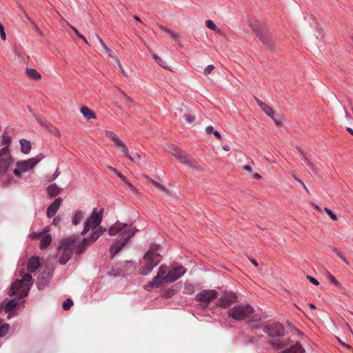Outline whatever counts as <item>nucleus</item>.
I'll return each instance as SVG.
<instances>
[{
    "label": "nucleus",
    "instance_id": "f257e3e1",
    "mask_svg": "<svg viewBox=\"0 0 353 353\" xmlns=\"http://www.w3.org/2000/svg\"><path fill=\"white\" fill-rule=\"evenodd\" d=\"M139 230L133 226L132 224H127L121 223L119 221L112 225L108 230V234L110 236H114L118 234H122L120 239L115 240L110 248V252L112 258H113L121 249L127 244L129 239L138 231Z\"/></svg>",
    "mask_w": 353,
    "mask_h": 353
},
{
    "label": "nucleus",
    "instance_id": "f03ea898",
    "mask_svg": "<svg viewBox=\"0 0 353 353\" xmlns=\"http://www.w3.org/2000/svg\"><path fill=\"white\" fill-rule=\"evenodd\" d=\"M185 272L186 269L181 265L175 266L169 270L166 265H161L159 268L157 275L152 281L144 286V289L150 291L153 288H158L163 283L174 282L182 277Z\"/></svg>",
    "mask_w": 353,
    "mask_h": 353
},
{
    "label": "nucleus",
    "instance_id": "7ed1b4c3",
    "mask_svg": "<svg viewBox=\"0 0 353 353\" xmlns=\"http://www.w3.org/2000/svg\"><path fill=\"white\" fill-rule=\"evenodd\" d=\"M159 245L150 248L144 255L139 270L141 275L147 276L161 262V256L158 252Z\"/></svg>",
    "mask_w": 353,
    "mask_h": 353
},
{
    "label": "nucleus",
    "instance_id": "20e7f679",
    "mask_svg": "<svg viewBox=\"0 0 353 353\" xmlns=\"http://www.w3.org/2000/svg\"><path fill=\"white\" fill-rule=\"evenodd\" d=\"M32 285V278L30 273L23 274L21 279H17L12 283L8 291V294L13 296L17 294L19 299L28 295L30 288Z\"/></svg>",
    "mask_w": 353,
    "mask_h": 353
},
{
    "label": "nucleus",
    "instance_id": "39448f33",
    "mask_svg": "<svg viewBox=\"0 0 353 353\" xmlns=\"http://www.w3.org/2000/svg\"><path fill=\"white\" fill-rule=\"evenodd\" d=\"M254 311V308L249 304H239L230 308L228 311V314L230 317L237 321L249 319L251 321H256L257 319H254L252 316Z\"/></svg>",
    "mask_w": 353,
    "mask_h": 353
},
{
    "label": "nucleus",
    "instance_id": "423d86ee",
    "mask_svg": "<svg viewBox=\"0 0 353 353\" xmlns=\"http://www.w3.org/2000/svg\"><path fill=\"white\" fill-rule=\"evenodd\" d=\"M44 157L43 154L39 153L36 157L27 160L18 161L16 163V168L13 170L14 175L18 179H21L23 173L28 172L33 169Z\"/></svg>",
    "mask_w": 353,
    "mask_h": 353
},
{
    "label": "nucleus",
    "instance_id": "0eeeda50",
    "mask_svg": "<svg viewBox=\"0 0 353 353\" xmlns=\"http://www.w3.org/2000/svg\"><path fill=\"white\" fill-rule=\"evenodd\" d=\"M261 327L268 337L276 338L282 337L285 335L284 326L279 322L270 321L267 323H263L255 328Z\"/></svg>",
    "mask_w": 353,
    "mask_h": 353
},
{
    "label": "nucleus",
    "instance_id": "6e6552de",
    "mask_svg": "<svg viewBox=\"0 0 353 353\" xmlns=\"http://www.w3.org/2000/svg\"><path fill=\"white\" fill-rule=\"evenodd\" d=\"M103 208L100 210H97V208L93 209L91 215L85 223L83 230L81 233L82 235L85 234L90 230L97 228L101 224L103 219Z\"/></svg>",
    "mask_w": 353,
    "mask_h": 353
},
{
    "label": "nucleus",
    "instance_id": "1a4fd4ad",
    "mask_svg": "<svg viewBox=\"0 0 353 353\" xmlns=\"http://www.w3.org/2000/svg\"><path fill=\"white\" fill-rule=\"evenodd\" d=\"M74 240L70 237L59 246V250L63 251L59 259V263L61 265L66 264L70 259L72 255V248L74 247Z\"/></svg>",
    "mask_w": 353,
    "mask_h": 353
},
{
    "label": "nucleus",
    "instance_id": "9d476101",
    "mask_svg": "<svg viewBox=\"0 0 353 353\" xmlns=\"http://www.w3.org/2000/svg\"><path fill=\"white\" fill-rule=\"evenodd\" d=\"M14 159L10 154L8 152L6 148L0 149V179L7 175L8 170L12 165Z\"/></svg>",
    "mask_w": 353,
    "mask_h": 353
},
{
    "label": "nucleus",
    "instance_id": "9b49d317",
    "mask_svg": "<svg viewBox=\"0 0 353 353\" xmlns=\"http://www.w3.org/2000/svg\"><path fill=\"white\" fill-rule=\"evenodd\" d=\"M216 298L217 292L214 290H203L195 296V300L203 303L205 306Z\"/></svg>",
    "mask_w": 353,
    "mask_h": 353
},
{
    "label": "nucleus",
    "instance_id": "f8f14e48",
    "mask_svg": "<svg viewBox=\"0 0 353 353\" xmlns=\"http://www.w3.org/2000/svg\"><path fill=\"white\" fill-rule=\"evenodd\" d=\"M172 154L174 157L179 159L180 163L186 165L187 166L192 168L193 170H196L198 171H201L203 170L202 167L200 165L194 164V162L191 159H188L179 149H173Z\"/></svg>",
    "mask_w": 353,
    "mask_h": 353
},
{
    "label": "nucleus",
    "instance_id": "ddd939ff",
    "mask_svg": "<svg viewBox=\"0 0 353 353\" xmlns=\"http://www.w3.org/2000/svg\"><path fill=\"white\" fill-rule=\"evenodd\" d=\"M252 30L255 32L259 39L268 48H270L272 46V43L270 36V33L267 29H265L262 25L252 26Z\"/></svg>",
    "mask_w": 353,
    "mask_h": 353
},
{
    "label": "nucleus",
    "instance_id": "4468645a",
    "mask_svg": "<svg viewBox=\"0 0 353 353\" xmlns=\"http://www.w3.org/2000/svg\"><path fill=\"white\" fill-rule=\"evenodd\" d=\"M52 277V270L46 268L39 275L37 280V288L39 290L44 289L48 285Z\"/></svg>",
    "mask_w": 353,
    "mask_h": 353
},
{
    "label": "nucleus",
    "instance_id": "2eb2a0df",
    "mask_svg": "<svg viewBox=\"0 0 353 353\" xmlns=\"http://www.w3.org/2000/svg\"><path fill=\"white\" fill-rule=\"evenodd\" d=\"M236 295L234 292L225 291L223 295L217 300L216 305L221 307L227 308L232 303L236 301Z\"/></svg>",
    "mask_w": 353,
    "mask_h": 353
},
{
    "label": "nucleus",
    "instance_id": "dca6fc26",
    "mask_svg": "<svg viewBox=\"0 0 353 353\" xmlns=\"http://www.w3.org/2000/svg\"><path fill=\"white\" fill-rule=\"evenodd\" d=\"M262 110L269 117L273 119V121H274L277 126L281 127L283 125V121L280 118L279 116L276 115L274 111L271 107L268 106V105H265L262 108Z\"/></svg>",
    "mask_w": 353,
    "mask_h": 353
},
{
    "label": "nucleus",
    "instance_id": "f3484780",
    "mask_svg": "<svg viewBox=\"0 0 353 353\" xmlns=\"http://www.w3.org/2000/svg\"><path fill=\"white\" fill-rule=\"evenodd\" d=\"M62 202L61 198H57L48 208L47 216L51 218L55 215Z\"/></svg>",
    "mask_w": 353,
    "mask_h": 353
},
{
    "label": "nucleus",
    "instance_id": "a211bd4d",
    "mask_svg": "<svg viewBox=\"0 0 353 353\" xmlns=\"http://www.w3.org/2000/svg\"><path fill=\"white\" fill-rule=\"evenodd\" d=\"M40 265L39 258L37 256H32L28 262L27 270L30 272H34Z\"/></svg>",
    "mask_w": 353,
    "mask_h": 353
},
{
    "label": "nucleus",
    "instance_id": "6ab92c4d",
    "mask_svg": "<svg viewBox=\"0 0 353 353\" xmlns=\"http://www.w3.org/2000/svg\"><path fill=\"white\" fill-rule=\"evenodd\" d=\"M305 350L299 342H296L292 345L290 347L284 350L281 353H303Z\"/></svg>",
    "mask_w": 353,
    "mask_h": 353
},
{
    "label": "nucleus",
    "instance_id": "aec40b11",
    "mask_svg": "<svg viewBox=\"0 0 353 353\" xmlns=\"http://www.w3.org/2000/svg\"><path fill=\"white\" fill-rule=\"evenodd\" d=\"M80 112L88 120L97 118L95 113L87 106H82L80 109Z\"/></svg>",
    "mask_w": 353,
    "mask_h": 353
},
{
    "label": "nucleus",
    "instance_id": "412c9836",
    "mask_svg": "<svg viewBox=\"0 0 353 353\" xmlns=\"http://www.w3.org/2000/svg\"><path fill=\"white\" fill-rule=\"evenodd\" d=\"M19 143L21 152L25 154H29L32 148L31 143L26 139H21Z\"/></svg>",
    "mask_w": 353,
    "mask_h": 353
},
{
    "label": "nucleus",
    "instance_id": "4be33fe9",
    "mask_svg": "<svg viewBox=\"0 0 353 353\" xmlns=\"http://www.w3.org/2000/svg\"><path fill=\"white\" fill-rule=\"evenodd\" d=\"M12 141V138L10 135L8 134L7 132H3L0 139V142L3 148H6L8 152H10L9 150V145H10Z\"/></svg>",
    "mask_w": 353,
    "mask_h": 353
},
{
    "label": "nucleus",
    "instance_id": "5701e85b",
    "mask_svg": "<svg viewBox=\"0 0 353 353\" xmlns=\"http://www.w3.org/2000/svg\"><path fill=\"white\" fill-rule=\"evenodd\" d=\"M26 74L29 78L34 80H39L41 79V74L34 68H27L26 70Z\"/></svg>",
    "mask_w": 353,
    "mask_h": 353
},
{
    "label": "nucleus",
    "instance_id": "b1692460",
    "mask_svg": "<svg viewBox=\"0 0 353 353\" xmlns=\"http://www.w3.org/2000/svg\"><path fill=\"white\" fill-rule=\"evenodd\" d=\"M92 243L93 242H92L90 239V236L89 237L83 238L81 243L77 247V252L78 254L83 252L85 250V247Z\"/></svg>",
    "mask_w": 353,
    "mask_h": 353
},
{
    "label": "nucleus",
    "instance_id": "393cba45",
    "mask_svg": "<svg viewBox=\"0 0 353 353\" xmlns=\"http://www.w3.org/2000/svg\"><path fill=\"white\" fill-rule=\"evenodd\" d=\"M268 344H270L272 348L276 350L283 349L288 346V343L285 341H269Z\"/></svg>",
    "mask_w": 353,
    "mask_h": 353
},
{
    "label": "nucleus",
    "instance_id": "a878e982",
    "mask_svg": "<svg viewBox=\"0 0 353 353\" xmlns=\"http://www.w3.org/2000/svg\"><path fill=\"white\" fill-rule=\"evenodd\" d=\"M52 237L50 234H45L40 241V248L43 250L50 245Z\"/></svg>",
    "mask_w": 353,
    "mask_h": 353
},
{
    "label": "nucleus",
    "instance_id": "bb28decb",
    "mask_svg": "<svg viewBox=\"0 0 353 353\" xmlns=\"http://www.w3.org/2000/svg\"><path fill=\"white\" fill-rule=\"evenodd\" d=\"M83 218L84 212L81 210L77 211L72 217V224L74 225H78Z\"/></svg>",
    "mask_w": 353,
    "mask_h": 353
},
{
    "label": "nucleus",
    "instance_id": "cd10ccee",
    "mask_svg": "<svg viewBox=\"0 0 353 353\" xmlns=\"http://www.w3.org/2000/svg\"><path fill=\"white\" fill-rule=\"evenodd\" d=\"M106 230L105 228H102L101 227L97 229L94 232L92 233L90 235V239L92 242H94L97 241Z\"/></svg>",
    "mask_w": 353,
    "mask_h": 353
},
{
    "label": "nucleus",
    "instance_id": "c85d7f7f",
    "mask_svg": "<svg viewBox=\"0 0 353 353\" xmlns=\"http://www.w3.org/2000/svg\"><path fill=\"white\" fill-rule=\"evenodd\" d=\"M60 192V188L55 184H51L47 188V192L50 196H56Z\"/></svg>",
    "mask_w": 353,
    "mask_h": 353
},
{
    "label": "nucleus",
    "instance_id": "c756f323",
    "mask_svg": "<svg viewBox=\"0 0 353 353\" xmlns=\"http://www.w3.org/2000/svg\"><path fill=\"white\" fill-rule=\"evenodd\" d=\"M159 28L170 34V36L174 39L176 40L179 37V34L174 32V30L168 28L162 25H158Z\"/></svg>",
    "mask_w": 353,
    "mask_h": 353
},
{
    "label": "nucleus",
    "instance_id": "7c9ffc66",
    "mask_svg": "<svg viewBox=\"0 0 353 353\" xmlns=\"http://www.w3.org/2000/svg\"><path fill=\"white\" fill-rule=\"evenodd\" d=\"M144 177L148 179L155 188L159 189V190L164 192L165 193L168 192L167 189L162 184L159 182L150 179L148 175H144Z\"/></svg>",
    "mask_w": 353,
    "mask_h": 353
},
{
    "label": "nucleus",
    "instance_id": "2f4dec72",
    "mask_svg": "<svg viewBox=\"0 0 353 353\" xmlns=\"http://www.w3.org/2000/svg\"><path fill=\"white\" fill-rule=\"evenodd\" d=\"M18 305V302L14 299L9 301L4 308L6 313H10Z\"/></svg>",
    "mask_w": 353,
    "mask_h": 353
},
{
    "label": "nucleus",
    "instance_id": "473e14b6",
    "mask_svg": "<svg viewBox=\"0 0 353 353\" xmlns=\"http://www.w3.org/2000/svg\"><path fill=\"white\" fill-rule=\"evenodd\" d=\"M194 286L193 284L185 282L184 284L183 293L188 295H192L194 293Z\"/></svg>",
    "mask_w": 353,
    "mask_h": 353
},
{
    "label": "nucleus",
    "instance_id": "72a5a7b5",
    "mask_svg": "<svg viewBox=\"0 0 353 353\" xmlns=\"http://www.w3.org/2000/svg\"><path fill=\"white\" fill-rule=\"evenodd\" d=\"M325 276L327 279L329 280V281L334 285L337 288H341V284L340 282H339L328 271L325 273Z\"/></svg>",
    "mask_w": 353,
    "mask_h": 353
},
{
    "label": "nucleus",
    "instance_id": "f704fd0d",
    "mask_svg": "<svg viewBox=\"0 0 353 353\" xmlns=\"http://www.w3.org/2000/svg\"><path fill=\"white\" fill-rule=\"evenodd\" d=\"M205 26L210 30L215 31L217 33H221V30L217 28L215 23L212 20H207L205 22Z\"/></svg>",
    "mask_w": 353,
    "mask_h": 353
},
{
    "label": "nucleus",
    "instance_id": "c9c22d12",
    "mask_svg": "<svg viewBox=\"0 0 353 353\" xmlns=\"http://www.w3.org/2000/svg\"><path fill=\"white\" fill-rule=\"evenodd\" d=\"M46 128L53 135L56 136V137H60V132L59 130L55 128L54 126H53L52 125H51L50 123V124H46Z\"/></svg>",
    "mask_w": 353,
    "mask_h": 353
},
{
    "label": "nucleus",
    "instance_id": "e433bc0d",
    "mask_svg": "<svg viewBox=\"0 0 353 353\" xmlns=\"http://www.w3.org/2000/svg\"><path fill=\"white\" fill-rule=\"evenodd\" d=\"M10 325L8 323H4L0 325V338L3 337L8 332Z\"/></svg>",
    "mask_w": 353,
    "mask_h": 353
},
{
    "label": "nucleus",
    "instance_id": "4c0bfd02",
    "mask_svg": "<svg viewBox=\"0 0 353 353\" xmlns=\"http://www.w3.org/2000/svg\"><path fill=\"white\" fill-rule=\"evenodd\" d=\"M73 305V301L71 299H67L63 303V308L65 310H68L71 306Z\"/></svg>",
    "mask_w": 353,
    "mask_h": 353
},
{
    "label": "nucleus",
    "instance_id": "58836bf2",
    "mask_svg": "<svg viewBox=\"0 0 353 353\" xmlns=\"http://www.w3.org/2000/svg\"><path fill=\"white\" fill-rule=\"evenodd\" d=\"M114 144L117 147H121L122 148V150L123 153H127L128 152V148L125 145V144L120 139H118L116 142H114Z\"/></svg>",
    "mask_w": 353,
    "mask_h": 353
},
{
    "label": "nucleus",
    "instance_id": "ea45409f",
    "mask_svg": "<svg viewBox=\"0 0 353 353\" xmlns=\"http://www.w3.org/2000/svg\"><path fill=\"white\" fill-rule=\"evenodd\" d=\"M333 252L336 253V254L340 257L346 264L349 265L350 263L347 259L342 254V253L336 248H332Z\"/></svg>",
    "mask_w": 353,
    "mask_h": 353
},
{
    "label": "nucleus",
    "instance_id": "a19ab883",
    "mask_svg": "<svg viewBox=\"0 0 353 353\" xmlns=\"http://www.w3.org/2000/svg\"><path fill=\"white\" fill-rule=\"evenodd\" d=\"M324 210L327 212V214L330 216L331 219L336 221L337 219L336 215L329 208L325 207Z\"/></svg>",
    "mask_w": 353,
    "mask_h": 353
},
{
    "label": "nucleus",
    "instance_id": "79ce46f5",
    "mask_svg": "<svg viewBox=\"0 0 353 353\" xmlns=\"http://www.w3.org/2000/svg\"><path fill=\"white\" fill-rule=\"evenodd\" d=\"M107 135L110 139H111L114 142H116L119 139L118 136L112 132L108 131L107 132Z\"/></svg>",
    "mask_w": 353,
    "mask_h": 353
},
{
    "label": "nucleus",
    "instance_id": "37998d69",
    "mask_svg": "<svg viewBox=\"0 0 353 353\" xmlns=\"http://www.w3.org/2000/svg\"><path fill=\"white\" fill-rule=\"evenodd\" d=\"M245 339V344L256 343L257 341V340L253 336H246Z\"/></svg>",
    "mask_w": 353,
    "mask_h": 353
},
{
    "label": "nucleus",
    "instance_id": "c03bdc74",
    "mask_svg": "<svg viewBox=\"0 0 353 353\" xmlns=\"http://www.w3.org/2000/svg\"><path fill=\"white\" fill-rule=\"evenodd\" d=\"M0 37L3 40L6 39V34L4 30L3 26L1 23H0Z\"/></svg>",
    "mask_w": 353,
    "mask_h": 353
},
{
    "label": "nucleus",
    "instance_id": "a18cd8bd",
    "mask_svg": "<svg viewBox=\"0 0 353 353\" xmlns=\"http://www.w3.org/2000/svg\"><path fill=\"white\" fill-rule=\"evenodd\" d=\"M184 119L188 123H192L194 121L195 117L190 114H185Z\"/></svg>",
    "mask_w": 353,
    "mask_h": 353
},
{
    "label": "nucleus",
    "instance_id": "49530a36",
    "mask_svg": "<svg viewBox=\"0 0 353 353\" xmlns=\"http://www.w3.org/2000/svg\"><path fill=\"white\" fill-rule=\"evenodd\" d=\"M152 57L154 59L159 63V65H161L163 68H165V66L163 65V61L159 56H157L156 54H154Z\"/></svg>",
    "mask_w": 353,
    "mask_h": 353
},
{
    "label": "nucleus",
    "instance_id": "de8ad7c7",
    "mask_svg": "<svg viewBox=\"0 0 353 353\" xmlns=\"http://www.w3.org/2000/svg\"><path fill=\"white\" fill-rule=\"evenodd\" d=\"M307 279L314 285H318L319 284V282L318 281V280L316 279H315L314 277L312 276H310V275H307Z\"/></svg>",
    "mask_w": 353,
    "mask_h": 353
},
{
    "label": "nucleus",
    "instance_id": "09e8293b",
    "mask_svg": "<svg viewBox=\"0 0 353 353\" xmlns=\"http://www.w3.org/2000/svg\"><path fill=\"white\" fill-rule=\"evenodd\" d=\"M102 47L103 48L104 51H105L107 54H108V55H109L110 57H114V56H113V52L112 51V50H111L110 48H108V47L106 46V44H105V46H102Z\"/></svg>",
    "mask_w": 353,
    "mask_h": 353
},
{
    "label": "nucleus",
    "instance_id": "8fccbe9b",
    "mask_svg": "<svg viewBox=\"0 0 353 353\" xmlns=\"http://www.w3.org/2000/svg\"><path fill=\"white\" fill-rule=\"evenodd\" d=\"M214 68V66L213 65H208L205 69H204V74H210L212 70Z\"/></svg>",
    "mask_w": 353,
    "mask_h": 353
},
{
    "label": "nucleus",
    "instance_id": "3c124183",
    "mask_svg": "<svg viewBox=\"0 0 353 353\" xmlns=\"http://www.w3.org/2000/svg\"><path fill=\"white\" fill-rule=\"evenodd\" d=\"M61 222V219L59 216H56L53 219L52 224L54 226H59Z\"/></svg>",
    "mask_w": 353,
    "mask_h": 353
},
{
    "label": "nucleus",
    "instance_id": "603ef678",
    "mask_svg": "<svg viewBox=\"0 0 353 353\" xmlns=\"http://www.w3.org/2000/svg\"><path fill=\"white\" fill-rule=\"evenodd\" d=\"M116 174H117V176L121 179V181L122 182H123L124 183H125V182H127L128 179H127V178H126L123 174H122L120 172H119V171H118V172L116 173Z\"/></svg>",
    "mask_w": 353,
    "mask_h": 353
},
{
    "label": "nucleus",
    "instance_id": "864d4df0",
    "mask_svg": "<svg viewBox=\"0 0 353 353\" xmlns=\"http://www.w3.org/2000/svg\"><path fill=\"white\" fill-rule=\"evenodd\" d=\"M119 92H121L123 94V96L124 99L126 100V101L130 102V103L134 102L132 99H131L130 97H128L125 93H123L120 89H119Z\"/></svg>",
    "mask_w": 353,
    "mask_h": 353
},
{
    "label": "nucleus",
    "instance_id": "5fc2aeb1",
    "mask_svg": "<svg viewBox=\"0 0 353 353\" xmlns=\"http://www.w3.org/2000/svg\"><path fill=\"white\" fill-rule=\"evenodd\" d=\"M125 155L126 156V157H128L130 161H131L132 162H134V163H136V159H135V157L132 156L130 153H129V151L128 150L127 153H124Z\"/></svg>",
    "mask_w": 353,
    "mask_h": 353
},
{
    "label": "nucleus",
    "instance_id": "6e6d98bb",
    "mask_svg": "<svg viewBox=\"0 0 353 353\" xmlns=\"http://www.w3.org/2000/svg\"><path fill=\"white\" fill-rule=\"evenodd\" d=\"M298 150L303 160H305V158H307L306 153L302 149L298 148Z\"/></svg>",
    "mask_w": 353,
    "mask_h": 353
},
{
    "label": "nucleus",
    "instance_id": "4d7b16f0",
    "mask_svg": "<svg viewBox=\"0 0 353 353\" xmlns=\"http://www.w3.org/2000/svg\"><path fill=\"white\" fill-rule=\"evenodd\" d=\"M298 150L303 160H305V158H307L306 153L302 149L298 148Z\"/></svg>",
    "mask_w": 353,
    "mask_h": 353
},
{
    "label": "nucleus",
    "instance_id": "13d9d810",
    "mask_svg": "<svg viewBox=\"0 0 353 353\" xmlns=\"http://www.w3.org/2000/svg\"><path fill=\"white\" fill-rule=\"evenodd\" d=\"M96 39L99 41L101 46H105V42L98 34L95 35Z\"/></svg>",
    "mask_w": 353,
    "mask_h": 353
},
{
    "label": "nucleus",
    "instance_id": "bf43d9fd",
    "mask_svg": "<svg viewBox=\"0 0 353 353\" xmlns=\"http://www.w3.org/2000/svg\"><path fill=\"white\" fill-rule=\"evenodd\" d=\"M215 130H214V128L211 125H209L208 127H206L205 128V132L207 134H211V133H213Z\"/></svg>",
    "mask_w": 353,
    "mask_h": 353
},
{
    "label": "nucleus",
    "instance_id": "052dcab7",
    "mask_svg": "<svg viewBox=\"0 0 353 353\" xmlns=\"http://www.w3.org/2000/svg\"><path fill=\"white\" fill-rule=\"evenodd\" d=\"M307 166L310 168V170H311L314 173H316V172H317L316 169V168H315L314 165L312 162H310V163L307 165Z\"/></svg>",
    "mask_w": 353,
    "mask_h": 353
},
{
    "label": "nucleus",
    "instance_id": "680f3d73",
    "mask_svg": "<svg viewBox=\"0 0 353 353\" xmlns=\"http://www.w3.org/2000/svg\"><path fill=\"white\" fill-rule=\"evenodd\" d=\"M125 184H126L132 191L137 192L136 188L128 180H127V182H125Z\"/></svg>",
    "mask_w": 353,
    "mask_h": 353
},
{
    "label": "nucleus",
    "instance_id": "e2e57ef3",
    "mask_svg": "<svg viewBox=\"0 0 353 353\" xmlns=\"http://www.w3.org/2000/svg\"><path fill=\"white\" fill-rule=\"evenodd\" d=\"M59 175H60V172H59V168H57V169L55 170V172H54V174H53V176H52V180L56 179H57Z\"/></svg>",
    "mask_w": 353,
    "mask_h": 353
},
{
    "label": "nucleus",
    "instance_id": "0e129e2a",
    "mask_svg": "<svg viewBox=\"0 0 353 353\" xmlns=\"http://www.w3.org/2000/svg\"><path fill=\"white\" fill-rule=\"evenodd\" d=\"M256 101L261 109L264 107V105H266L265 103H263V101H261V100H259L257 98H256Z\"/></svg>",
    "mask_w": 353,
    "mask_h": 353
},
{
    "label": "nucleus",
    "instance_id": "69168bd1",
    "mask_svg": "<svg viewBox=\"0 0 353 353\" xmlns=\"http://www.w3.org/2000/svg\"><path fill=\"white\" fill-rule=\"evenodd\" d=\"M243 169H244L245 171L249 172H250V173H252V167H251L250 165H244V166H243Z\"/></svg>",
    "mask_w": 353,
    "mask_h": 353
},
{
    "label": "nucleus",
    "instance_id": "338daca9",
    "mask_svg": "<svg viewBox=\"0 0 353 353\" xmlns=\"http://www.w3.org/2000/svg\"><path fill=\"white\" fill-rule=\"evenodd\" d=\"M71 28H72V30L74 31V32L76 33V34L77 35V37H79V38H82L83 37V35L82 34H81L73 26H71Z\"/></svg>",
    "mask_w": 353,
    "mask_h": 353
},
{
    "label": "nucleus",
    "instance_id": "774afa93",
    "mask_svg": "<svg viewBox=\"0 0 353 353\" xmlns=\"http://www.w3.org/2000/svg\"><path fill=\"white\" fill-rule=\"evenodd\" d=\"M213 134L219 139V140H221V134H220L219 132H218L217 130H215L214 132H213Z\"/></svg>",
    "mask_w": 353,
    "mask_h": 353
}]
</instances>
